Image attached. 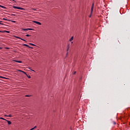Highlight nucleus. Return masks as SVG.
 I'll list each match as a JSON object with an SVG mask.
<instances>
[{
  "instance_id": "1",
  "label": "nucleus",
  "mask_w": 130,
  "mask_h": 130,
  "mask_svg": "<svg viewBox=\"0 0 130 130\" xmlns=\"http://www.w3.org/2000/svg\"><path fill=\"white\" fill-rule=\"evenodd\" d=\"M25 31H27L28 30H34V29L33 28H27V29H23Z\"/></svg>"
},
{
  "instance_id": "2",
  "label": "nucleus",
  "mask_w": 130,
  "mask_h": 130,
  "mask_svg": "<svg viewBox=\"0 0 130 130\" xmlns=\"http://www.w3.org/2000/svg\"><path fill=\"white\" fill-rule=\"evenodd\" d=\"M93 8H94V3L92 4L91 9V14H92L93 12Z\"/></svg>"
},
{
  "instance_id": "3",
  "label": "nucleus",
  "mask_w": 130,
  "mask_h": 130,
  "mask_svg": "<svg viewBox=\"0 0 130 130\" xmlns=\"http://www.w3.org/2000/svg\"><path fill=\"white\" fill-rule=\"evenodd\" d=\"M35 23H36L38 25H42V23H41L40 22H37V21H33Z\"/></svg>"
},
{
  "instance_id": "4",
  "label": "nucleus",
  "mask_w": 130,
  "mask_h": 130,
  "mask_svg": "<svg viewBox=\"0 0 130 130\" xmlns=\"http://www.w3.org/2000/svg\"><path fill=\"white\" fill-rule=\"evenodd\" d=\"M23 46L31 48V49H33V47H31L29 46L28 45H27V44H23Z\"/></svg>"
},
{
  "instance_id": "5",
  "label": "nucleus",
  "mask_w": 130,
  "mask_h": 130,
  "mask_svg": "<svg viewBox=\"0 0 130 130\" xmlns=\"http://www.w3.org/2000/svg\"><path fill=\"white\" fill-rule=\"evenodd\" d=\"M0 7L3 8L4 10L7 9V7H5V6H3V5H1V6H0Z\"/></svg>"
},
{
  "instance_id": "6",
  "label": "nucleus",
  "mask_w": 130,
  "mask_h": 130,
  "mask_svg": "<svg viewBox=\"0 0 130 130\" xmlns=\"http://www.w3.org/2000/svg\"><path fill=\"white\" fill-rule=\"evenodd\" d=\"M6 121L8 122V124L11 125L12 124V122L11 121L7 120Z\"/></svg>"
},
{
  "instance_id": "7",
  "label": "nucleus",
  "mask_w": 130,
  "mask_h": 130,
  "mask_svg": "<svg viewBox=\"0 0 130 130\" xmlns=\"http://www.w3.org/2000/svg\"><path fill=\"white\" fill-rule=\"evenodd\" d=\"M14 61H15L16 62H18V63H22V61H18V60H14Z\"/></svg>"
},
{
  "instance_id": "8",
  "label": "nucleus",
  "mask_w": 130,
  "mask_h": 130,
  "mask_svg": "<svg viewBox=\"0 0 130 130\" xmlns=\"http://www.w3.org/2000/svg\"><path fill=\"white\" fill-rule=\"evenodd\" d=\"M19 72H22V73H23L25 75L27 74L26 72L22 71V70H18Z\"/></svg>"
},
{
  "instance_id": "9",
  "label": "nucleus",
  "mask_w": 130,
  "mask_h": 130,
  "mask_svg": "<svg viewBox=\"0 0 130 130\" xmlns=\"http://www.w3.org/2000/svg\"><path fill=\"white\" fill-rule=\"evenodd\" d=\"M14 9H19V7L18 6H13Z\"/></svg>"
},
{
  "instance_id": "10",
  "label": "nucleus",
  "mask_w": 130,
  "mask_h": 130,
  "mask_svg": "<svg viewBox=\"0 0 130 130\" xmlns=\"http://www.w3.org/2000/svg\"><path fill=\"white\" fill-rule=\"evenodd\" d=\"M74 40V37H72L71 38L70 40V42H72V41H73Z\"/></svg>"
},
{
  "instance_id": "11",
  "label": "nucleus",
  "mask_w": 130,
  "mask_h": 130,
  "mask_svg": "<svg viewBox=\"0 0 130 130\" xmlns=\"http://www.w3.org/2000/svg\"><path fill=\"white\" fill-rule=\"evenodd\" d=\"M26 76L28 78H31L30 76H28L27 74H26Z\"/></svg>"
},
{
  "instance_id": "12",
  "label": "nucleus",
  "mask_w": 130,
  "mask_h": 130,
  "mask_svg": "<svg viewBox=\"0 0 130 130\" xmlns=\"http://www.w3.org/2000/svg\"><path fill=\"white\" fill-rule=\"evenodd\" d=\"M23 8H22V7H18V10H23Z\"/></svg>"
},
{
  "instance_id": "13",
  "label": "nucleus",
  "mask_w": 130,
  "mask_h": 130,
  "mask_svg": "<svg viewBox=\"0 0 130 130\" xmlns=\"http://www.w3.org/2000/svg\"><path fill=\"white\" fill-rule=\"evenodd\" d=\"M0 119H3V120H6V121L7 120H6V119H5V118H3V117H1Z\"/></svg>"
},
{
  "instance_id": "14",
  "label": "nucleus",
  "mask_w": 130,
  "mask_h": 130,
  "mask_svg": "<svg viewBox=\"0 0 130 130\" xmlns=\"http://www.w3.org/2000/svg\"><path fill=\"white\" fill-rule=\"evenodd\" d=\"M3 32L10 33V32L9 31H4Z\"/></svg>"
},
{
  "instance_id": "15",
  "label": "nucleus",
  "mask_w": 130,
  "mask_h": 130,
  "mask_svg": "<svg viewBox=\"0 0 130 130\" xmlns=\"http://www.w3.org/2000/svg\"><path fill=\"white\" fill-rule=\"evenodd\" d=\"M3 20H6V21H10L9 20H8V19H5V18H3Z\"/></svg>"
},
{
  "instance_id": "16",
  "label": "nucleus",
  "mask_w": 130,
  "mask_h": 130,
  "mask_svg": "<svg viewBox=\"0 0 130 130\" xmlns=\"http://www.w3.org/2000/svg\"><path fill=\"white\" fill-rule=\"evenodd\" d=\"M31 95H25L26 97H30Z\"/></svg>"
},
{
  "instance_id": "17",
  "label": "nucleus",
  "mask_w": 130,
  "mask_h": 130,
  "mask_svg": "<svg viewBox=\"0 0 130 130\" xmlns=\"http://www.w3.org/2000/svg\"><path fill=\"white\" fill-rule=\"evenodd\" d=\"M29 45H31L32 46H35L36 45H34V44L29 43Z\"/></svg>"
},
{
  "instance_id": "18",
  "label": "nucleus",
  "mask_w": 130,
  "mask_h": 130,
  "mask_svg": "<svg viewBox=\"0 0 130 130\" xmlns=\"http://www.w3.org/2000/svg\"><path fill=\"white\" fill-rule=\"evenodd\" d=\"M0 78H4V79H6V78H5L4 77H2V76H0Z\"/></svg>"
},
{
  "instance_id": "19",
  "label": "nucleus",
  "mask_w": 130,
  "mask_h": 130,
  "mask_svg": "<svg viewBox=\"0 0 130 130\" xmlns=\"http://www.w3.org/2000/svg\"><path fill=\"white\" fill-rule=\"evenodd\" d=\"M8 117H12V115L11 114H10L9 115H8Z\"/></svg>"
},
{
  "instance_id": "20",
  "label": "nucleus",
  "mask_w": 130,
  "mask_h": 130,
  "mask_svg": "<svg viewBox=\"0 0 130 130\" xmlns=\"http://www.w3.org/2000/svg\"><path fill=\"white\" fill-rule=\"evenodd\" d=\"M70 49V46H68L67 50L69 51V49Z\"/></svg>"
},
{
  "instance_id": "21",
  "label": "nucleus",
  "mask_w": 130,
  "mask_h": 130,
  "mask_svg": "<svg viewBox=\"0 0 130 130\" xmlns=\"http://www.w3.org/2000/svg\"><path fill=\"white\" fill-rule=\"evenodd\" d=\"M3 21H0V24H1V25H4V24L3 23H2L1 22H2Z\"/></svg>"
},
{
  "instance_id": "22",
  "label": "nucleus",
  "mask_w": 130,
  "mask_h": 130,
  "mask_svg": "<svg viewBox=\"0 0 130 130\" xmlns=\"http://www.w3.org/2000/svg\"><path fill=\"white\" fill-rule=\"evenodd\" d=\"M17 39H21V38H20V37H16Z\"/></svg>"
},
{
  "instance_id": "23",
  "label": "nucleus",
  "mask_w": 130,
  "mask_h": 130,
  "mask_svg": "<svg viewBox=\"0 0 130 130\" xmlns=\"http://www.w3.org/2000/svg\"><path fill=\"white\" fill-rule=\"evenodd\" d=\"M26 37H30L31 36L29 35H26Z\"/></svg>"
},
{
  "instance_id": "24",
  "label": "nucleus",
  "mask_w": 130,
  "mask_h": 130,
  "mask_svg": "<svg viewBox=\"0 0 130 130\" xmlns=\"http://www.w3.org/2000/svg\"><path fill=\"white\" fill-rule=\"evenodd\" d=\"M21 40H22V41H23L26 42V41H25V40H24V39H21Z\"/></svg>"
},
{
  "instance_id": "25",
  "label": "nucleus",
  "mask_w": 130,
  "mask_h": 130,
  "mask_svg": "<svg viewBox=\"0 0 130 130\" xmlns=\"http://www.w3.org/2000/svg\"><path fill=\"white\" fill-rule=\"evenodd\" d=\"M37 127V126H35L34 127H33L34 128V129H35V128H36Z\"/></svg>"
},
{
  "instance_id": "26",
  "label": "nucleus",
  "mask_w": 130,
  "mask_h": 130,
  "mask_svg": "<svg viewBox=\"0 0 130 130\" xmlns=\"http://www.w3.org/2000/svg\"><path fill=\"white\" fill-rule=\"evenodd\" d=\"M76 73H77V72H75L73 73V74L75 75V74H76Z\"/></svg>"
},
{
  "instance_id": "27",
  "label": "nucleus",
  "mask_w": 130,
  "mask_h": 130,
  "mask_svg": "<svg viewBox=\"0 0 130 130\" xmlns=\"http://www.w3.org/2000/svg\"><path fill=\"white\" fill-rule=\"evenodd\" d=\"M34 129H34V128L33 127V128H32L31 129H30V130H34Z\"/></svg>"
},
{
  "instance_id": "28",
  "label": "nucleus",
  "mask_w": 130,
  "mask_h": 130,
  "mask_svg": "<svg viewBox=\"0 0 130 130\" xmlns=\"http://www.w3.org/2000/svg\"><path fill=\"white\" fill-rule=\"evenodd\" d=\"M11 15H12V16H15V14H12Z\"/></svg>"
},
{
  "instance_id": "29",
  "label": "nucleus",
  "mask_w": 130,
  "mask_h": 130,
  "mask_svg": "<svg viewBox=\"0 0 130 130\" xmlns=\"http://www.w3.org/2000/svg\"><path fill=\"white\" fill-rule=\"evenodd\" d=\"M114 124H116V122H113Z\"/></svg>"
},
{
  "instance_id": "30",
  "label": "nucleus",
  "mask_w": 130,
  "mask_h": 130,
  "mask_svg": "<svg viewBox=\"0 0 130 130\" xmlns=\"http://www.w3.org/2000/svg\"><path fill=\"white\" fill-rule=\"evenodd\" d=\"M13 23H15L16 22V21H12Z\"/></svg>"
},
{
  "instance_id": "31",
  "label": "nucleus",
  "mask_w": 130,
  "mask_h": 130,
  "mask_svg": "<svg viewBox=\"0 0 130 130\" xmlns=\"http://www.w3.org/2000/svg\"><path fill=\"white\" fill-rule=\"evenodd\" d=\"M5 116L6 117H8V115H5Z\"/></svg>"
},
{
  "instance_id": "32",
  "label": "nucleus",
  "mask_w": 130,
  "mask_h": 130,
  "mask_svg": "<svg viewBox=\"0 0 130 130\" xmlns=\"http://www.w3.org/2000/svg\"><path fill=\"white\" fill-rule=\"evenodd\" d=\"M3 49V48L2 47H0V49Z\"/></svg>"
},
{
  "instance_id": "33",
  "label": "nucleus",
  "mask_w": 130,
  "mask_h": 130,
  "mask_svg": "<svg viewBox=\"0 0 130 130\" xmlns=\"http://www.w3.org/2000/svg\"><path fill=\"white\" fill-rule=\"evenodd\" d=\"M0 32H4L3 31H0Z\"/></svg>"
},
{
  "instance_id": "34",
  "label": "nucleus",
  "mask_w": 130,
  "mask_h": 130,
  "mask_svg": "<svg viewBox=\"0 0 130 130\" xmlns=\"http://www.w3.org/2000/svg\"><path fill=\"white\" fill-rule=\"evenodd\" d=\"M32 71H34V72H35L34 70H31Z\"/></svg>"
},
{
  "instance_id": "35",
  "label": "nucleus",
  "mask_w": 130,
  "mask_h": 130,
  "mask_svg": "<svg viewBox=\"0 0 130 130\" xmlns=\"http://www.w3.org/2000/svg\"><path fill=\"white\" fill-rule=\"evenodd\" d=\"M91 15H90L89 16V17H91Z\"/></svg>"
},
{
  "instance_id": "36",
  "label": "nucleus",
  "mask_w": 130,
  "mask_h": 130,
  "mask_svg": "<svg viewBox=\"0 0 130 130\" xmlns=\"http://www.w3.org/2000/svg\"><path fill=\"white\" fill-rule=\"evenodd\" d=\"M33 10L35 11V10H36V9H33Z\"/></svg>"
},
{
  "instance_id": "37",
  "label": "nucleus",
  "mask_w": 130,
  "mask_h": 130,
  "mask_svg": "<svg viewBox=\"0 0 130 130\" xmlns=\"http://www.w3.org/2000/svg\"><path fill=\"white\" fill-rule=\"evenodd\" d=\"M0 6H1V5H0Z\"/></svg>"
},
{
  "instance_id": "38",
  "label": "nucleus",
  "mask_w": 130,
  "mask_h": 130,
  "mask_svg": "<svg viewBox=\"0 0 130 130\" xmlns=\"http://www.w3.org/2000/svg\"><path fill=\"white\" fill-rule=\"evenodd\" d=\"M38 130H39V129H38Z\"/></svg>"
}]
</instances>
